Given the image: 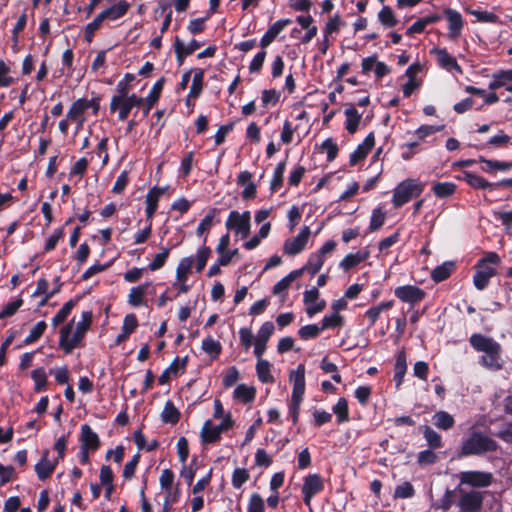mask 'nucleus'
I'll list each match as a JSON object with an SVG mask.
<instances>
[{
  "mask_svg": "<svg viewBox=\"0 0 512 512\" xmlns=\"http://www.w3.org/2000/svg\"><path fill=\"white\" fill-rule=\"evenodd\" d=\"M81 318V321L77 323L76 330L72 337H70V335L72 332L73 321L63 326L60 330L59 346L64 351L65 354H71L76 347L80 346L81 342L85 337L86 332L90 329L92 325V311H83L81 314Z\"/></svg>",
  "mask_w": 512,
  "mask_h": 512,
  "instance_id": "obj_1",
  "label": "nucleus"
},
{
  "mask_svg": "<svg viewBox=\"0 0 512 512\" xmlns=\"http://www.w3.org/2000/svg\"><path fill=\"white\" fill-rule=\"evenodd\" d=\"M470 344L475 350L484 353V355L481 357V363L484 366L494 370L501 368V347L495 340L489 337H485L481 334H473L470 337Z\"/></svg>",
  "mask_w": 512,
  "mask_h": 512,
  "instance_id": "obj_2",
  "label": "nucleus"
},
{
  "mask_svg": "<svg viewBox=\"0 0 512 512\" xmlns=\"http://www.w3.org/2000/svg\"><path fill=\"white\" fill-rule=\"evenodd\" d=\"M290 381L293 383L291 400L289 403V416L293 425L298 423L300 406L305 393V366L299 364L296 370H292L289 375Z\"/></svg>",
  "mask_w": 512,
  "mask_h": 512,
  "instance_id": "obj_3",
  "label": "nucleus"
},
{
  "mask_svg": "<svg viewBox=\"0 0 512 512\" xmlns=\"http://www.w3.org/2000/svg\"><path fill=\"white\" fill-rule=\"evenodd\" d=\"M501 263V258L495 252L487 253L483 258L479 259L475 268L476 272L473 276V284L478 290H484L490 279L496 274V267Z\"/></svg>",
  "mask_w": 512,
  "mask_h": 512,
  "instance_id": "obj_4",
  "label": "nucleus"
},
{
  "mask_svg": "<svg viewBox=\"0 0 512 512\" xmlns=\"http://www.w3.org/2000/svg\"><path fill=\"white\" fill-rule=\"evenodd\" d=\"M497 448L498 444L495 440L481 432H473L468 438L462 441L460 453L463 456L481 455L496 451Z\"/></svg>",
  "mask_w": 512,
  "mask_h": 512,
  "instance_id": "obj_5",
  "label": "nucleus"
},
{
  "mask_svg": "<svg viewBox=\"0 0 512 512\" xmlns=\"http://www.w3.org/2000/svg\"><path fill=\"white\" fill-rule=\"evenodd\" d=\"M225 227L228 231H232L245 239L250 234L251 229V213L246 210L242 213L237 210L230 211L228 218L225 222Z\"/></svg>",
  "mask_w": 512,
  "mask_h": 512,
  "instance_id": "obj_6",
  "label": "nucleus"
},
{
  "mask_svg": "<svg viewBox=\"0 0 512 512\" xmlns=\"http://www.w3.org/2000/svg\"><path fill=\"white\" fill-rule=\"evenodd\" d=\"M324 487V479L320 474L313 473L305 476L301 487L304 504L310 506L313 497L320 494L324 490Z\"/></svg>",
  "mask_w": 512,
  "mask_h": 512,
  "instance_id": "obj_7",
  "label": "nucleus"
},
{
  "mask_svg": "<svg viewBox=\"0 0 512 512\" xmlns=\"http://www.w3.org/2000/svg\"><path fill=\"white\" fill-rule=\"evenodd\" d=\"M460 485H467L474 488H485L492 483L493 476L485 471H462L458 475Z\"/></svg>",
  "mask_w": 512,
  "mask_h": 512,
  "instance_id": "obj_8",
  "label": "nucleus"
},
{
  "mask_svg": "<svg viewBox=\"0 0 512 512\" xmlns=\"http://www.w3.org/2000/svg\"><path fill=\"white\" fill-rule=\"evenodd\" d=\"M310 233V228L303 226L296 237L286 239L283 244L284 254L294 256L301 253L305 249Z\"/></svg>",
  "mask_w": 512,
  "mask_h": 512,
  "instance_id": "obj_9",
  "label": "nucleus"
},
{
  "mask_svg": "<svg viewBox=\"0 0 512 512\" xmlns=\"http://www.w3.org/2000/svg\"><path fill=\"white\" fill-rule=\"evenodd\" d=\"M415 191L416 180L407 179L399 183L393 193L392 202L394 207L399 208L408 203Z\"/></svg>",
  "mask_w": 512,
  "mask_h": 512,
  "instance_id": "obj_10",
  "label": "nucleus"
},
{
  "mask_svg": "<svg viewBox=\"0 0 512 512\" xmlns=\"http://www.w3.org/2000/svg\"><path fill=\"white\" fill-rule=\"evenodd\" d=\"M483 494L469 491L461 494L458 506L461 512H478L482 506Z\"/></svg>",
  "mask_w": 512,
  "mask_h": 512,
  "instance_id": "obj_11",
  "label": "nucleus"
},
{
  "mask_svg": "<svg viewBox=\"0 0 512 512\" xmlns=\"http://www.w3.org/2000/svg\"><path fill=\"white\" fill-rule=\"evenodd\" d=\"M375 145V136L373 132H370L363 142L357 146V148L350 154L349 164L355 166L359 162L363 161L372 148Z\"/></svg>",
  "mask_w": 512,
  "mask_h": 512,
  "instance_id": "obj_12",
  "label": "nucleus"
},
{
  "mask_svg": "<svg viewBox=\"0 0 512 512\" xmlns=\"http://www.w3.org/2000/svg\"><path fill=\"white\" fill-rule=\"evenodd\" d=\"M202 46V43L197 41L196 39H192L187 46L180 40L178 36L175 37V41L173 44L174 52L176 56V61L179 66H181L185 58L191 54H193L196 50H198Z\"/></svg>",
  "mask_w": 512,
  "mask_h": 512,
  "instance_id": "obj_13",
  "label": "nucleus"
},
{
  "mask_svg": "<svg viewBox=\"0 0 512 512\" xmlns=\"http://www.w3.org/2000/svg\"><path fill=\"white\" fill-rule=\"evenodd\" d=\"M432 52L436 54L438 65L441 68L455 75H461L463 73V70L457 63L456 58L449 54L445 49H433Z\"/></svg>",
  "mask_w": 512,
  "mask_h": 512,
  "instance_id": "obj_14",
  "label": "nucleus"
},
{
  "mask_svg": "<svg viewBox=\"0 0 512 512\" xmlns=\"http://www.w3.org/2000/svg\"><path fill=\"white\" fill-rule=\"evenodd\" d=\"M445 16L448 21V36L450 39H457L462 34L464 20L462 15L453 9H446Z\"/></svg>",
  "mask_w": 512,
  "mask_h": 512,
  "instance_id": "obj_15",
  "label": "nucleus"
},
{
  "mask_svg": "<svg viewBox=\"0 0 512 512\" xmlns=\"http://www.w3.org/2000/svg\"><path fill=\"white\" fill-rule=\"evenodd\" d=\"M80 443L81 448L91 450V453L97 451L101 446L98 434L88 424L81 426Z\"/></svg>",
  "mask_w": 512,
  "mask_h": 512,
  "instance_id": "obj_16",
  "label": "nucleus"
},
{
  "mask_svg": "<svg viewBox=\"0 0 512 512\" xmlns=\"http://www.w3.org/2000/svg\"><path fill=\"white\" fill-rule=\"evenodd\" d=\"M164 84H165V77L162 76L160 79H158L154 83V85L152 86L150 92L148 93L146 98H144L143 117L148 116V114L151 111V109L158 102V100H159V98L161 96L162 90L164 88Z\"/></svg>",
  "mask_w": 512,
  "mask_h": 512,
  "instance_id": "obj_17",
  "label": "nucleus"
},
{
  "mask_svg": "<svg viewBox=\"0 0 512 512\" xmlns=\"http://www.w3.org/2000/svg\"><path fill=\"white\" fill-rule=\"evenodd\" d=\"M164 192H165V188L154 186L147 193L146 201H145L146 202V208H145L146 221L152 222L153 217L158 208L159 198L164 194Z\"/></svg>",
  "mask_w": 512,
  "mask_h": 512,
  "instance_id": "obj_18",
  "label": "nucleus"
},
{
  "mask_svg": "<svg viewBox=\"0 0 512 512\" xmlns=\"http://www.w3.org/2000/svg\"><path fill=\"white\" fill-rule=\"evenodd\" d=\"M502 87L512 93V69L500 70L492 75L488 88L494 91Z\"/></svg>",
  "mask_w": 512,
  "mask_h": 512,
  "instance_id": "obj_19",
  "label": "nucleus"
},
{
  "mask_svg": "<svg viewBox=\"0 0 512 512\" xmlns=\"http://www.w3.org/2000/svg\"><path fill=\"white\" fill-rule=\"evenodd\" d=\"M252 176V173L247 170L240 172L239 175L237 176V185L245 186L244 190L241 193L243 200H252L256 197L257 186L251 181Z\"/></svg>",
  "mask_w": 512,
  "mask_h": 512,
  "instance_id": "obj_20",
  "label": "nucleus"
},
{
  "mask_svg": "<svg viewBox=\"0 0 512 512\" xmlns=\"http://www.w3.org/2000/svg\"><path fill=\"white\" fill-rule=\"evenodd\" d=\"M291 23V20L288 18L280 19L272 24L269 29L265 32V34L260 39V47L262 49H266L282 32V30Z\"/></svg>",
  "mask_w": 512,
  "mask_h": 512,
  "instance_id": "obj_21",
  "label": "nucleus"
},
{
  "mask_svg": "<svg viewBox=\"0 0 512 512\" xmlns=\"http://www.w3.org/2000/svg\"><path fill=\"white\" fill-rule=\"evenodd\" d=\"M48 456H49V450L46 449L43 451L42 457L39 460V462L35 465V472H36L38 478L42 481L46 480L53 474V472L57 466V463H58L57 460H55L54 462H51L48 459Z\"/></svg>",
  "mask_w": 512,
  "mask_h": 512,
  "instance_id": "obj_22",
  "label": "nucleus"
},
{
  "mask_svg": "<svg viewBox=\"0 0 512 512\" xmlns=\"http://www.w3.org/2000/svg\"><path fill=\"white\" fill-rule=\"evenodd\" d=\"M133 108L127 103L123 96H112L110 102V112H118V120L125 121Z\"/></svg>",
  "mask_w": 512,
  "mask_h": 512,
  "instance_id": "obj_23",
  "label": "nucleus"
},
{
  "mask_svg": "<svg viewBox=\"0 0 512 512\" xmlns=\"http://www.w3.org/2000/svg\"><path fill=\"white\" fill-rule=\"evenodd\" d=\"M368 257L369 251L365 249L359 250L356 253H349L341 260L339 266L343 270L349 271L360 263L366 261Z\"/></svg>",
  "mask_w": 512,
  "mask_h": 512,
  "instance_id": "obj_24",
  "label": "nucleus"
},
{
  "mask_svg": "<svg viewBox=\"0 0 512 512\" xmlns=\"http://www.w3.org/2000/svg\"><path fill=\"white\" fill-rule=\"evenodd\" d=\"M345 115V129L349 134H354L358 130L359 124L362 119V114H360L357 109L351 104L344 111Z\"/></svg>",
  "mask_w": 512,
  "mask_h": 512,
  "instance_id": "obj_25",
  "label": "nucleus"
},
{
  "mask_svg": "<svg viewBox=\"0 0 512 512\" xmlns=\"http://www.w3.org/2000/svg\"><path fill=\"white\" fill-rule=\"evenodd\" d=\"M201 442L203 444L216 443L221 439V432L210 419L206 420L201 429Z\"/></svg>",
  "mask_w": 512,
  "mask_h": 512,
  "instance_id": "obj_26",
  "label": "nucleus"
},
{
  "mask_svg": "<svg viewBox=\"0 0 512 512\" xmlns=\"http://www.w3.org/2000/svg\"><path fill=\"white\" fill-rule=\"evenodd\" d=\"M395 296L409 305L408 309H413L416 304V286H399L394 291Z\"/></svg>",
  "mask_w": 512,
  "mask_h": 512,
  "instance_id": "obj_27",
  "label": "nucleus"
},
{
  "mask_svg": "<svg viewBox=\"0 0 512 512\" xmlns=\"http://www.w3.org/2000/svg\"><path fill=\"white\" fill-rule=\"evenodd\" d=\"M463 179L474 189H488L490 191L494 190L496 184L487 181L485 178L476 175L470 171H465L463 173Z\"/></svg>",
  "mask_w": 512,
  "mask_h": 512,
  "instance_id": "obj_28",
  "label": "nucleus"
},
{
  "mask_svg": "<svg viewBox=\"0 0 512 512\" xmlns=\"http://www.w3.org/2000/svg\"><path fill=\"white\" fill-rule=\"evenodd\" d=\"M407 372L406 354L404 351H400L396 355V361L394 364V381L396 387L399 388L403 382L404 376Z\"/></svg>",
  "mask_w": 512,
  "mask_h": 512,
  "instance_id": "obj_29",
  "label": "nucleus"
},
{
  "mask_svg": "<svg viewBox=\"0 0 512 512\" xmlns=\"http://www.w3.org/2000/svg\"><path fill=\"white\" fill-rule=\"evenodd\" d=\"M394 302L391 301H384L377 305H374L370 307L365 312V317L369 320V327H372L376 321L379 319L381 313L390 310L393 307Z\"/></svg>",
  "mask_w": 512,
  "mask_h": 512,
  "instance_id": "obj_30",
  "label": "nucleus"
},
{
  "mask_svg": "<svg viewBox=\"0 0 512 512\" xmlns=\"http://www.w3.org/2000/svg\"><path fill=\"white\" fill-rule=\"evenodd\" d=\"M181 418L180 411L171 400H167L161 413L163 423L175 425Z\"/></svg>",
  "mask_w": 512,
  "mask_h": 512,
  "instance_id": "obj_31",
  "label": "nucleus"
},
{
  "mask_svg": "<svg viewBox=\"0 0 512 512\" xmlns=\"http://www.w3.org/2000/svg\"><path fill=\"white\" fill-rule=\"evenodd\" d=\"M234 399L241 401L243 404H248L254 401L256 397V389L253 386L239 384L233 392Z\"/></svg>",
  "mask_w": 512,
  "mask_h": 512,
  "instance_id": "obj_32",
  "label": "nucleus"
},
{
  "mask_svg": "<svg viewBox=\"0 0 512 512\" xmlns=\"http://www.w3.org/2000/svg\"><path fill=\"white\" fill-rule=\"evenodd\" d=\"M256 374L261 383L272 384L275 381L274 376L271 374V363L268 360L260 359L257 361Z\"/></svg>",
  "mask_w": 512,
  "mask_h": 512,
  "instance_id": "obj_33",
  "label": "nucleus"
},
{
  "mask_svg": "<svg viewBox=\"0 0 512 512\" xmlns=\"http://www.w3.org/2000/svg\"><path fill=\"white\" fill-rule=\"evenodd\" d=\"M130 8L128 2L121 0L116 4L107 7L105 10L107 20L115 21L125 16Z\"/></svg>",
  "mask_w": 512,
  "mask_h": 512,
  "instance_id": "obj_34",
  "label": "nucleus"
},
{
  "mask_svg": "<svg viewBox=\"0 0 512 512\" xmlns=\"http://www.w3.org/2000/svg\"><path fill=\"white\" fill-rule=\"evenodd\" d=\"M150 283H144L136 287H132L128 295V303L133 307H138L144 304V297L147 293V288Z\"/></svg>",
  "mask_w": 512,
  "mask_h": 512,
  "instance_id": "obj_35",
  "label": "nucleus"
},
{
  "mask_svg": "<svg viewBox=\"0 0 512 512\" xmlns=\"http://www.w3.org/2000/svg\"><path fill=\"white\" fill-rule=\"evenodd\" d=\"M204 75L205 71L202 68L194 69V76L189 91V97L196 99L200 96L204 87Z\"/></svg>",
  "mask_w": 512,
  "mask_h": 512,
  "instance_id": "obj_36",
  "label": "nucleus"
},
{
  "mask_svg": "<svg viewBox=\"0 0 512 512\" xmlns=\"http://www.w3.org/2000/svg\"><path fill=\"white\" fill-rule=\"evenodd\" d=\"M325 263V258L320 256L317 252L311 253L306 264L304 265V269L311 276L314 277L323 267Z\"/></svg>",
  "mask_w": 512,
  "mask_h": 512,
  "instance_id": "obj_37",
  "label": "nucleus"
},
{
  "mask_svg": "<svg viewBox=\"0 0 512 512\" xmlns=\"http://www.w3.org/2000/svg\"><path fill=\"white\" fill-rule=\"evenodd\" d=\"M87 111V99L79 98L72 103L66 117L70 121H78L79 118Z\"/></svg>",
  "mask_w": 512,
  "mask_h": 512,
  "instance_id": "obj_38",
  "label": "nucleus"
},
{
  "mask_svg": "<svg viewBox=\"0 0 512 512\" xmlns=\"http://www.w3.org/2000/svg\"><path fill=\"white\" fill-rule=\"evenodd\" d=\"M332 411L336 415L337 422L339 424L348 422L350 420L348 401L346 398H339L336 404L332 407Z\"/></svg>",
  "mask_w": 512,
  "mask_h": 512,
  "instance_id": "obj_39",
  "label": "nucleus"
},
{
  "mask_svg": "<svg viewBox=\"0 0 512 512\" xmlns=\"http://www.w3.org/2000/svg\"><path fill=\"white\" fill-rule=\"evenodd\" d=\"M405 75L408 77V81L403 85V95L404 97H410L416 90V62L410 64Z\"/></svg>",
  "mask_w": 512,
  "mask_h": 512,
  "instance_id": "obj_40",
  "label": "nucleus"
},
{
  "mask_svg": "<svg viewBox=\"0 0 512 512\" xmlns=\"http://www.w3.org/2000/svg\"><path fill=\"white\" fill-rule=\"evenodd\" d=\"M286 168V160L279 162L273 173V177L270 183L271 193L277 192L283 185L284 172Z\"/></svg>",
  "mask_w": 512,
  "mask_h": 512,
  "instance_id": "obj_41",
  "label": "nucleus"
},
{
  "mask_svg": "<svg viewBox=\"0 0 512 512\" xmlns=\"http://www.w3.org/2000/svg\"><path fill=\"white\" fill-rule=\"evenodd\" d=\"M31 378L34 381V391L39 393L46 390L47 374L44 367H38L31 372Z\"/></svg>",
  "mask_w": 512,
  "mask_h": 512,
  "instance_id": "obj_42",
  "label": "nucleus"
},
{
  "mask_svg": "<svg viewBox=\"0 0 512 512\" xmlns=\"http://www.w3.org/2000/svg\"><path fill=\"white\" fill-rule=\"evenodd\" d=\"M194 264V259L192 256L184 257L180 260L177 269H176V279L179 282H186L188 278V274L191 271V268Z\"/></svg>",
  "mask_w": 512,
  "mask_h": 512,
  "instance_id": "obj_43",
  "label": "nucleus"
},
{
  "mask_svg": "<svg viewBox=\"0 0 512 512\" xmlns=\"http://www.w3.org/2000/svg\"><path fill=\"white\" fill-rule=\"evenodd\" d=\"M76 302L77 300L70 299L61 307V309L52 318V325L54 327H57L58 325L65 322L74 306L76 305Z\"/></svg>",
  "mask_w": 512,
  "mask_h": 512,
  "instance_id": "obj_44",
  "label": "nucleus"
},
{
  "mask_svg": "<svg viewBox=\"0 0 512 512\" xmlns=\"http://www.w3.org/2000/svg\"><path fill=\"white\" fill-rule=\"evenodd\" d=\"M220 213L218 208H210L206 216L200 221L196 234L202 236L205 231H209L213 225L214 218Z\"/></svg>",
  "mask_w": 512,
  "mask_h": 512,
  "instance_id": "obj_45",
  "label": "nucleus"
},
{
  "mask_svg": "<svg viewBox=\"0 0 512 512\" xmlns=\"http://www.w3.org/2000/svg\"><path fill=\"white\" fill-rule=\"evenodd\" d=\"M433 423L442 430H448L454 425V418L445 411H439L433 416Z\"/></svg>",
  "mask_w": 512,
  "mask_h": 512,
  "instance_id": "obj_46",
  "label": "nucleus"
},
{
  "mask_svg": "<svg viewBox=\"0 0 512 512\" xmlns=\"http://www.w3.org/2000/svg\"><path fill=\"white\" fill-rule=\"evenodd\" d=\"M47 329V324L44 320L39 321L31 330L28 336L24 339V345H30L38 341Z\"/></svg>",
  "mask_w": 512,
  "mask_h": 512,
  "instance_id": "obj_47",
  "label": "nucleus"
},
{
  "mask_svg": "<svg viewBox=\"0 0 512 512\" xmlns=\"http://www.w3.org/2000/svg\"><path fill=\"white\" fill-rule=\"evenodd\" d=\"M344 325V317L339 313H333L331 315H325L321 321V329H332L340 328Z\"/></svg>",
  "mask_w": 512,
  "mask_h": 512,
  "instance_id": "obj_48",
  "label": "nucleus"
},
{
  "mask_svg": "<svg viewBox=\"0 0 512 512\" xmlns=\"http://www.w3.org/2000/svg\"><path fill=\"white\" fill-rule=\"evenodd\" d=\"M479 161L485 164L482 168L485 172H490L492 170L508 171L512 168V162L488 160L483 157H481Z\"/></svg>",
  "mask_w": 512,
  "mask_h": 512,
  "instance_id": "obj_49",
  "label": "nucleus"
},
{
  "mask_svg": "<svg viewBox=\"0 0 512 512\" xmlns=\"http://www.w3.org/2000/svg\"><path fill=\"white\" fill-rule=\"evenodd\" d=\"M378 20L383 26L387 28H392L397 24L394 12L389 6H383V8L378 13Z\"/></svg>",
  "mask_w": 512,
  "mask_h": 512,
  "instance_id": "obj_50",
  "label": "nucleus"
},
{
  "mask_svg": "<svg viewBox=\"0 0 512 512\" xmlns=\"http://www.w3.org/2000/svg\"><path fill=\"white\" fill-rule=\"evenodd\" d=\"M202 349L215 359L220 355L222 346L219 341H216L211 336H208L202 341Z\"/></svg>",
  "mask_w": 512,
  "mask_h": 512,
  "instance_id": "obj_51",
  "label": "nucleus"
},
{
  "mask_svg": "<svg viewBox=\"0 0 512 512\" xmlns=\"http://www.w3.org/2000/svg\"><path fill=\"white\" fill-rule=\"evenodd\" d=\"M211 252V248L206 245H203L197 250L195 266L197 272H201L205 268L207 261L211 256Z\"/></svg>",
  "mask_w": 512,
  "mask_h": 512,
  "instance_id": "obj_52",
  "label": "nucleus"
},
{
  "mask_svg": "<svg viewBox=\"0 0 512 512\" xmlns=\"http://www.w3.org/2000/svg\"><path fill=\"white\" fill-rule=\"evenodd\" d=\"M250 478L249 471L245 468H236L232 473V486L236 489H240L245 482Z\"/></svg>",
  "mask_w": 512,
  "mask_h": 512,
  "instance_id": "obj_53",
  "label": "nucleus"
},
{
  "mask_svg": "<svg viewBox=\"0 0 512 512\" xmlns=\"http://www.w3.org/2000/svg\"><path fill=\"white\" fill-rule=\"evenodd\" d=\"M170 250V248H163L162 252L157 253L154 256L153 260L148 264V269L151 271L161 269L165 265L169 257Z\"/></svg>",
  "mask_w": 512,
  "mask_h": 512,
  "instance_id": "obj_54",
  "label": "nucleus"
},
{
  "mask_svg": "<svg viewBox=\"0 0 512 512\" xmlns=\"http://www.w3.org/2000/svg\"><path fill=\"white\" fill-rule=\"evenodd\" d=\"M136 79L135 75L132 73H126L124 77L117 83L116 91L118 94L115 96H125L129 94L131 86L130 84Z\"/></svg>",
  "mask_w": 512,
  "mask_h": 512,
  "instance_id": "obj_55",
  "label": "nucleus"
},
{
  "mask_svg": "<svg viewBox=\"0 0 512 512\" xmlns=\"http://www.w3.org/2000/svg\"><path fill=\"white\" fill-rule=\"evenodd\" d=\"M322 329L316 324H308L302 326L298 330V335L302 340L314 339L319 336Z\"/></svg>",
  "mask_w": 512,
  "mask_h": 512,
  "instance_id": "obj_56",
  "label": "nucleus"
},
{
  "mask_svg": "<svg viewBox=\"0 0 512 512\" xmlns=\"http://www.w3.org/2000/svg\"><path fill=\"white\" fill-rule=\"evenodd\" d=\"M456 190V185L452 182H441L433 186V191L440 198L451 196Z\"/></svg>",
  "mask_w": 512,
  "mask_h": 512,
  "instance_id": "obj_57",
  "label": "nucleus"
},
{
  "mask_svg": "<svg viewBox=\"0 0 512 512\" xmlns=\"http://www.w3.org/2000/svg\"><path fill=\"white\" fill-rule=\"evenodd\" d=\"M274 324L271 321L264 322L259 328L255 340L268 343L270 337L274 333Z\"/></svg>",
  "mask_w": 512,
  "mask_h": 512,
  "instance_id": "obj_58",
  "label": "nucleus"
},
{
  "mask_svg": "<svg viewBox=\"0 0 512 512\" xmlns=\"http://www.w3.org/2000/svg\"><path fill=\"white\" fill-rule=\"evenodd\" d=\"M193 161H194V152L193 151L187 152L183 156L181 163H180V167H179V174L182 177L186 178L191 174L192 167H193Z\"/></svg>",
  "mask_w": 512,
  "mask_h": 512,
  "instance_id": "obj_59",
  "label": "nucleus"
},
{
  "mask_svg": "<svg viewBox=\"0 0 512 512\" xmlns=\"http://www.w3.org/2000/svg\"><path fill=\"white\" fill-rule=\"evenodd\" d=\"M452 264L451 263H445L443 265L437 266L433 271L431 272V276L435 282H441L445 279H447L452 271Z\"/></svg>",
  "mask_w": 512,
  "mask_h": 512,
  "instance_id": "obj_60",
  "label": "nucleus"
},
{
  "mask_svg": "<svg viewBox=\"0 0 512 512\" xmlns=\"http://www.w3.org/2000/svg\"><path fill=\"white\" fill-rule=\"evenodd\" d=\"M384 222H385V213L382 211L381 208H375L371 214L369 230L370 231L379 230L383 226Z\"/></svg>",
  "mask_w": 512,
  "mask_h": 512,
  "instance_id": "obj_61",
  "label": "nucleus"
},
{
  "mask_svg": "<svg viewBox=\"0 0 512 512\" xmlns=\"http://www.w3.org/2000/svg\"><path fill=\"white\" fill-rule=\"evenodd\" d=\"M321 149L327 153V161L332 162L338 155L339 148L332 138L325 139L321 144Z\"/></svg>",
  "mask_w": 512,
  "mask_h": 512,
  "instance_id": "obj_62",
  "label": "nucleus"
},
{
  "mask_svg": "<svg viewBox=\"0 0 512 512\" xmlns=\"http://www.w3.org/2000/svg\"><path fill=\"white\" fill-rule=\"evenodd\" d=\"M281 93L275 89H265L261 93V101L264 107L269 104L276 105L280 100Z\"/></svg>",
  "mask_w": 512,
  "mask_h": 512,
  "instance_id": "obj_63",
  "label": "nucleus"
},
{
  "mask_svg": "<svg viewBox=\"0 0 512 512\" xmlns=\"http://www.w3.org/2000/svg\"><path fill=\"white\" fill-rule=\"evenodd\" d=\"M247 512H265V503L260 494H251L247 506Z\"/></svg>",
  "mask_w": 512,
  "mask_h": 512,
  "instance_id": "obj_64",
  "label": "nucleus"
}]
</instances>
